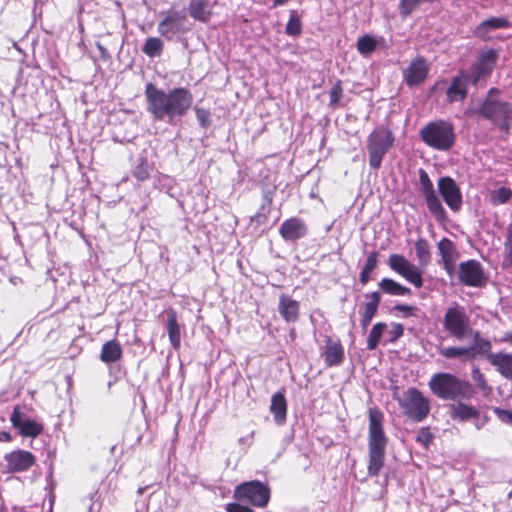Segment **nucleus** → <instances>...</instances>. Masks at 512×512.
Here are the masks:
<instances>
[{
  "instance_id": "1",
  "label": "nucleus",
  "mask_w": 512,
  "mask_h": 512,
  "mask_svg": "<svg viewBox=\"0 0 512 512\" xmlns=\"http://www.w3.org/2000/svg\"><path fill=\"white\" fill-rule=\"evenodd\" d=\"M147 111L157 121L166 120L170 123L177 117L184 116L190 109L193 97L186 88H174L169 92L157 88L152 83L145 87Z\"/></svg>"
},
{
  "instance_id": "2",
  "label": "nucleus",
  "mask_w": 512,
  "mask_h": 512,
  "mask_svg": "<svg viewBox=\"0 0 512 512\" xmlns=\"http://www.w3.org/2000/svg\"><path fill=\"white\" fill-rule=\"evenodd\" d=\"M383 413L376 409H369L368 427V475L378 476L384 466L388 438L383 428Z\"/></svg>"
},
{
  "instance_id": "3",
  "label": "nucleus",
  "mask_w": 512,
  "mask_h": 512,
  "mask_svg": "<svg viewBox=\"0 0 512 512\" xmlns=\"http://www.w3.org/2000/svg\"><path fill=\"white\" fill-rule=\"evenodd\" d=\"M429 387L434 395L444 400H469L474 395L473 386L450 373H436L429 381Z\"/></svg>"
},
{
  "instance_id": "4",
  "label": "nucleus",
  "mask_w": 512,
  "mask_h": 512,
  "mask_svg": "<svg viewBox=\"0 0 512 512\" xmlns=\"http://www.w3.org/2000/svg\"><path fill=\"white\" fill-rule=\"evenodd\" d=\"M421 140L430 148L438 151L450 150L456 140L454 126L445 120L427 123L419 132Z\"/></svg>"
},
{
  "instance_id": "5",
  "label": "nucleus",
  "mask_w": 512,
  "mask_h": 512,
  "mask_svg": "<svg viewBox=\"0 0 512 512\" xmlns=\"http://www.w3.org/2000/svg\"><path fill=\"white\" fill-rule=\"evenodd\" d=\"M394 143V137L390 129L380 126L368 136L367 150L369 164L373 169H379L382 160Z\"/></svg>"
},
{
  "instance_id": "6",
  "label": "nucleus",
  "mask_w": 512,
  "mask_h": 512,
  "mask_svg": "<svg viewBox=\"0 0 512 512\" xmlns=\"http://www.w3.org/2000/svg\"><path fill=\"white\" fill-rule=\"evenodd\" d=\"M443 328L452 337L462 340L472 332L470 317L466 309L458 303L447 308L443 318Z\"/></svg>"
},
{
  "instance_id": "7",
  "label": "nucleus",
  "mask_w": 512,
  "mask_h": 512,
  "mask_svg": "<svg viewBox=\"0 0 512 512\" xmlns=\"http://www.w3.org/2000/svg\"><path fill=\"white\" fill-rule=\"evenodd\" d=\"M157 26L158 33L166 40L180 39L191 30L187 16L182 11L168 10L162 13Z\"/></svg>"
},
{
  "instance_id": "8",
  "label": "nucleus",
  "mask_w": 512,
  "mask_h": 512,
  "mask_svg": "<svg viewBox=\"0 0 512 512\" xmlns=\"http://www.w3.org/2000/svg\"><path fill=\"white\" fill-rule=\"evenodd\" d=\"M497 93L498 90L496 88H491L489 90L488 97L480 108V113L501 129L508 130L511 122L512 110L508 103L492 99V95Z\"/></svg>"
},
{
  "instance_id": "9",
  "label": "nucleus",
  "mask_w": 512,
  "mask_h": 512,
  "mask_svg": "<svg viewBox=\"0 0 512 512\" xmlns=\"http://www.w3.org/2000/svg\"><path fill=\"white\" fill-rule=\"evenodd\" d=\"M398 401L405 414L416 422L424 420L430 412L429 400L416 388H409Z\"/></svg>"
},
{
  "instance_id": "10",
  "label": "nucleus",
  "mask_w": 512,
  "mask_h": 512,
  "mask_svg": "<svg viewBox=\"0 0 512 512\" xmlns=\"http://www.w3.org/2000/svg\"><path fill=\"white\" fill-rule=\"evenodd\" d=\"M234 498L240 501L246 500L259 508H265L270 500V489L258 480L244 482L236 487Z\"/></svg>"
},
{
  "instance_id": "11",
  "label": "nucleus",
  "mask_w": 512,
  "mask_h": 512,
  "mask_svg": "<svg viewBox=\"0 0 512 512\" xmlns=\"http://www.w3.org/2000/svg\"><path fill=\"white\" fill-rule=\"evenodd\" d=\"M420 191L425 198L429 211L438 221H444L447 217L446 211L437 196L432 181L427 172L423 169L419 170Z\"/></svg>"
},
{
  "instance_id": "12",
  "label": "nucleus",
  "mask_w": 512,
  "mask_h": 512,
  "mask_svg": "<svg viewBox=\"0 0 512 512\" xmlns=\"http://www.w3.org/2000/svg\"><path fill=\"white\" fill-rule=\"evenodd\" d=\"M388 265L390 268L413 284L416 288L423 285L422 271L404 256L392 254L389 256Z\"/></svg>"
},
{
  "instance_id": "13",
  "label": "nucleus",
  "mask_w": 512,
  "mask_h": 512,
  "mask_svg": "<svg viewBox=\"0 0 512 512\" xmlns=\"http://www.w3.org/2000/svg\"><path fill=\"white\" fill-rule=\"evenodd\" d=\"M438 191L447 206L454 212H457L462 207V193L455 180L451 177L445 176L438 180Z\"/></svg>"
},
{
  "instance_id": "14",
  "label": "nucleus",
  "mask_w": 512,
  "mask_h": 512,
  "mask_svg": "<svg viewBox=\"0 0 512 512\" xmlns=\"http://www.w3.org/2000/svg\"><path fill=\"white\" fill-rule=\"evenodd\" d=\"M10 421L23 437L35 438L43 431V425L25 415L19 406L14 407Z\"/></svg>"
},
{
  "instance_id": "15",
  "label": "nucleus",
  "mask_w": 512,
  "mask_h": 512,
  "mask_svg": "<svg viewBox=\"0 0 512 512\" xmlns=\"http://www.w3.org/2000/svg\"><path fill=\"white\" fill-rule=\"evenodd\" d=\"M459 279L471 287H480L485 283L484 272L481 264L476 260H468L459 265Z\"/></svg>"
},
{
  "instance_id": "16",
  "label": "nucleus",
  "mask_w": 512,
  "mask_h": 512,
  "mask_svg": "<svg viewBox=\"0 0 512 512\" xmlns=\"http://www.w3.org/2000/svg\"><path fill=\"white\" fill-rule=\"evenodd\" d=\"M6 470L11 473L29 470L36 461L35 456L26 450L17 449L4 456Z\"/></svg>"
},
{
  "instance_id": "17",
  "label": "nucleus",
  "mask_w": 512,
  "mask_h": 512,
  "mask_svg": "<svg viewBox=\"0 0 512 512\" xmlns=\"http://www.w3.org/2000/svg\"><path fill=\"white\" fill-rule=\"evenodd\" d=\"M497 56V52L493 49L480 55L478 61L473 65L471 75L469 76L473 84H477L481 79L491 73L495 66Z\"/></svg>"
},
{
  "instance_id": "18",
  "label": "nucleus",
  "mask_w": 512,
  "mask_h": 512,
  "mask_svg": "<svg viewBox=\"0 0 512 512\" xmlns=\"http://www.w3.org/2000/svg\"><path fill=\"white\" fill-rule=\"evenodd\" d=\"M279 233L285 241H296L306 236L307 227L303 220L293 217L281 224Z\"/></svg>"
},
{
  "instance_id": "19",
  "label": "nucleus",
  "mask_w": 512,
  "mask_h": 512,
  "mask_svg": "<svg viewBox=\"0 0 512 512\" xmlns=\"http://www.w3.org/2000/svg\"><path fill=\"white\" fill-rule=\"evenodd\" d=\"M469 82L471 79L463 72L455 76L447 89V100L450 103L464 100L467 96Z\"/></svg>"
},
{
  "instance_id": "20",
  "label": "nucleus",
  "mask_w": 512,
  "mask_h": 512,
  "mask_svg": "<svg viewBox=\"0 0 512 512\" xmlns=\"http://www.w3.org/2000/svg\"><path fill=\"white\" fill-rule=\"evenodd\" d=\"M428 74V67L424 59L417 58L404 70V79L408 86H415L423 82Z\"/></svg>"
},
{
  "instance_id": "21",
  "label": "nucleus",
  "mask_w": 512,
  "mask_h": 512,
  "mask_svg": "<svg viewBox=\"0 0 512 512\" xmlns=\"http://www.w3.org/2000/svg\"><path fill=\"white\" fill-rule=\"evenodd\" d=\"M511 23L505 17H491L482 21L474 30V35L482 40L490 39V32L510 28Z\"/></svg>"
},
{
  "instance_id": "22",
  "label": "nucleus",
  "mask_w": 512,
  "mask_h": 512,
  "mask_svg": "<svg viewBox=\"0 0 512 512\" xmlns=\"http://www.w3.org/2000/svg\"><path fill=\"white\" fill-rule=\"evenodd\" d=\"M213 4L210 0H191L188 6L189 15L196 21L207 23L212 16Z\"/></svg>"
},
{
  "instance_id": "23",
  "label": "nucleus",
  "mask_w": 512,
  "mask_h": 512,
  "mask_svg": "<svg viewBox=\"0 0 512 512\" xmlns=\"http://www.w3.org/2000/svg\"><path fill=\"white\" fill-rule=\"evenodd\" d=\"M300 304L290 296L282 294L279 298L278 312L288 322H296L299 317Z\"/></svg>"
},
{
  "instance_id": "24",
  "label": "nucleus",
  "mask_w": 512,
  "mask_h": 512,
  "mask_svg": "<svg viewBox=\"0 0 512 512\" xmlns=\"http://www.w3.org/2000/svg\"><path fill=\"white\" fill-rule=\"evenodd\" d=\"M368 302L364 304L363 311L361 312L360 323L362 328L365 330L371 323L373 317L376 315L378 306L381 301V295L375 291L365 295Z\"/></svg>"
},
{
  "instance_id": "25",
  "label": "nucleus",
  "mask_w": 512,
  "mask_h": 512,
  "mask_svg": "<svg viewBox=\"0 0 512 512\" xmlns=\"http://www.w3.org/2000/svg\"><path fill=\"white\" fill-rule=\"evenodd\" d=\"M270 412L273 415L274 422L282 426L286 422L287 402L282 392H276L271 397Z\"/></svg>"
},
{
  "instance_id": "26",
  "label": "nucleus",
  "mask_w": 512,
  "mask_h": 512,
  "mask_svg": "<svg viewBox=\"0 0 512 512\" xmlns=\"http://www.w3.org/2000/svg\"><path fill=\"white\" fill-rule=\"evenodd\" d=\"M166 329L169 337V341L174 349H178L181 344V328L178 323L177 314L174 309H168L166 311Z\"/></svg>"
},
{
  "instance_id": "27",
  "label": "nucleus",
  "mask_w": 512,
  "mask_h": 512,
  "mask_svg": "<svg viewBox=\"0 0 512 512\" xmlns=\"http://www.w3.org/2000/svg\"><path fill=\"white\" fill-rule=\"evenodd\" d=\"M438 250L442 257L445 269L447 271H451L458 258V253L455 249L454 243L448 238H443L438 243Z\"/></svg>"
},
{
  "instance_id": "28",
  "label": "nucleus",
  "mask_w": 512,
  "mask_h": 512,
  "mask_svg": "<svg viewBox=\"0 0 512 512\" xmlns=\"http://www.w3.org/2000/svg\"><path fill=\"white\" fill-rule=\"evenodd\" d=\"M490 363L507 379H512V354L496 353L488 356Z\"/></svg>"
},
{
  "instance_id": "29",
  "label": "nucleus",
  "mask_w": 512,
  "mask_h": 512,
  "mask_svg": "<svg viewBox=\"0 0 512 512\" xmlns=\"http://www.w3.org/2000/svg\"><path fill=\"white\" fill-rule=\"evenodd\" d=\"M468 336L472 337V344L469 347L471 356L475 359L478 355L487 354L491 350V343L488 339L482 337L478 330H473Z\"/></svg>"
},
{
  "instance_id": "30",
  "label": "nucleus",
  "mask_w": 512,
  "mask_h": 512,
  "mask_svg": "<svg viewBox=\"0 0 512 512\" xmlns=\"http://www.w3.org/2000/svg\"><path fill=\"white\" fill-rule=\"evenodd\" d=\"M450 415L454 420L466 421L478 417L479 411L473 406L459 402L450 406Z\"/></svg>"
},
{
  "instance_id": "31",
  "label": "nucleus",
  "mask_w": 512,
  "mask_h": 512,
  "mask_svg": "<svg viewBox=\"0 0 512 512\" xmlns=\"http://www.w3.org/2000/svg\"><path fill=\"white\" fill-rule=\"evenodd\" d=\"M324 355L328 366H337L343 361L344 350L340 343L329 339Z\"/></svg>"
},
{
  "instance_id": "32",
  "label": "nucleus",
  "mask_w": 512,
  "mask_h": 512,
  "mask_svg": "<svg viewBox=\"0 0 512 512\" xmlns=\"http://www.w3.org/2000/svg\"><path fill=\"white\" fill-rule=\"evenodd\" d=\"M122 349L116 340L106 342L101 350L100 359L105 363H112L121 358Z\"/></svg>"
},
{
  "instance_id": "33",
  "label": "nucleus",
  "mask_w": 512,
  "mask_h": 512,
  "mask_svg": "<svg viewBox=\"0 0 512 512\" xmlns=\"http://www.w3.org/2000/svg\"><path fill=\"white\" fill-rule=\"evenodd\" d=\"M439 354L447 359H458L462 362L473 360L469 347H442Z\"/></svg>"
},
{
  "instance_id": "34",
  "label": "nucleus",
  "mask_w": 512,
  "mask_h": 512,
  "mask_svg": "<svg viewBox=\"0 0 512 512\" xmlns=\"http://www.w3.org/2000/svg\"><path fill=\"white\" fill-rule=\"evenodd\" d=\"M379 287L386 294L393 295V296H404V295L411 294L410 288L402 286L401 284H399L398 282H396L390 278H383L379 282Z\"/></svg>"
},
{
  "instance_id": "35",
  "label": "nucleus",
  "mask_w": 512,
  "mask_h": 512,
  "mask_svg": "<svg viewBox=\"0 0 512 512\" xmlns=\"http://www.w3.org/2000/svg\"><path fill=\"white\" fill-rule=\"evenodd\" d=\"M164 49L162 39L158 37H149L146 39L142 51L150 58L160 56Z\"/></svg>"
},
{
  "instance_id": "36",
  "label": "nucleus",
  "mask_w": 512,
  "mask_h": 512,
  "mask_svg": "<svg viewBox=\"0 0 512 512\" xmlns=\"http://www.w3.org/2000/svg\"><path fill=\"white\" fill-rule=\"evenodd\" d=\"M379 254L376 251L371 252L360 272V282L365 285L370 279V273L376 268Z\"/></svg>"
},
{
  "instance_id": "37",
  "label": "nucleus",
  "mask_w": 512,
  "mask_h": 512,
  "mask_svg": "<svg viewBox=\"0 0 512 512\" xmlns=\"http://www.w3.org/2000/svg\"><path fill=\"white\" fill-rule=\"evenodd\" d=\"M386 329H387V325L382 322L376 323L372 327V329L369 333V336L367 338V349L368 350H374L377 348L379 341Z\"/></svg>"
},
{
  "instance_id": "38",
  "label": "nucleus",
  "mask_w": 512,
  "mask_h": 512,
  "mask_svg": "<svg viewBox=\"0 0 512 512\" xmlns=\"http://www.w3.org/2000/svg\"><path fill=\"white\" fill-rule=\"evenodd\" d=\"M512 197V190L507 187L495 189L490 194V201L493 205H502L507 203Z\"/></svg>"
},
{
  "instance_id": "39",
  "label": "nucleus",
  "mask_w": 512,
  "mask_h": 512,
  "mask_svg": "<svg viewBox=\"0 0 512 512\" xmlns=\"http://www.w3.org/2000/svg\"><path fill=\"white\" fill-rule=\"evenodd\" d=\"M132 175L138 181H145L150 177V167L145 158L141 157L137 160V164L132 170Z\"/></svg>"
},
{
  "instance_id": "40",
  "label": "nucleus",
  "mask_w": 512,
  "mask_h": 512,
  "mask_svg": "<svg viewBox=\"0 0 512 512\" xmlns=\"http://www.w3.org/2000/svg\"><path fill=\"white\" fill-rule=\"evenodd\" d=\"M415 251L421 265H427L430 262V250L427 240L419 239L415 243Z\"/></svg>"
},
{
  "instance_id": "41",
  "label": "nucleus",
  "mask_w": 512,
  "mask_h": 512,
  "mask_svg": "<svg viewBox=\"0 0 512 512\" xmlns=\"http://www.w3.org/2000/svg\"><path fill=\"white\" fill-rule=\"evenodd\" d=\"M503 266H512V222L507 226L506 239L504 243Z\"/></svg>"
},
{
  "instance_id": "42",
  "label": "nucleus",
  "mask_w": 512,
  "mask_h": 512,
  "mask_svg": "<svg viewBox=\"0 0 512 512\" xmlns=\"http://www.w3.org/2000/svg\"><path fill=\"white\" fill-rule=\"evenodd\" d=\"M376 46V40L369 35H364L360 37L357 41V49L359 53H361L362 55L372 53L376 49Z\"/></svg>"
},
{
  "instance_id": "43",
  "label": "nucleus",
  "mask_w": 512,
  "mask_h": 512,
  "mask_svg": "<svg viewBox=\"0 0 512 512\" xmlns=\"http://www.w3.org/2000/svg\"><path fill=\"white\" fill-rule=\"evenodd\" d=\"M301 29H302V25H301L300 18L297 15L292 14L290 16L288 23L286 24V28H285L286 33L290 36L296 37V36L300 35Z\"/></svg>"
},
{
  "instance_id": "44",
  "label": "nucleus",
  "mask_w": 512,
  "mask_h": 512,
  "mask_svg": "<svg viewBox=\"0 0 512 512\" xmlns=\"http://www.w3.org/2000/svg\"><path fill=\"white\" fill-rule=\"evenodd\" d=\"M471 377L476 387H478L482 391H490V387L487 385L484 375L481 373L478 367L472 368Z\"/></svg>"
},
{
  "instance_id": "45",
  "label": "nucleus",
  "mask_w": 512,
  "mask_h": 512,
  "mask_svg": "<svg viewBox=\"0 0 512 512\" xmlns=\"http://www.w3.org/2000/svg\"><path fill=\"white\" fill-rule=\"evenodd\" d=\"M196 118L199 121L200 125L203 128H206L210 125V113L208 110L203 108H197L196 109Z\"/></svg>"
},
{
  "instance_id": "46",
  "label": "nucleus",
  "mask_w": 512,
  "mask_h": 512,
  "mask_svg": "<svg viewBox=\"0 0 512 512\" xmlns=\"http://www.w3.org/2000/svg\"><path fill=\"white\" fill-rule=\"evenodd\" d=\"M403 332L404 328L401 324L393 323L391 325V329L388 331V334L390 336L389 342H395L396 340H398L403 335Z\"/></svg>"
},
{
  "instance_id": "47",
  "label": "nucleus",
  "mask_w": 512,
  "mask_h": 512,
  "mask_svg": "<svg viewBox=\"0 0 512 512\" xmlns=\"http://www.w3.org/2000/svg\"><path fill=\"white\" fill-rule=\"evenodd\" d=\"M341 95H342V89H341L340 85L339 84L334 85L329 91L330 105H332V106L337 105L341 98Z\"/></svg>"
},
{
  "instance_id": "48",
  "label": "nucleus",
  "mask_w": 512,
  "mask_h": 512,
  "mask_svg": "<svg viewBox=\"0 0 512 512\" xmlns=\"http://www.w3.org/2000/svg\"><path fill=\"white\" fill-rule=\"evenodd\" d=\"M494 412L498 416V418L505 422V423H511L512 424V411L510 410H504L500 408H495Z\"/></svg>"
},
{
  "instance_id": "49",
  "label": "nucleus",
  "mask_w": 512,
  "mask_h": 512,
  "mask_svg": "<svg viewBox=\"0 0 512 512\" xmlns=\"http://www.w3.org/2000/svg\"><path fill=\"white\" fill-rule=\"evenodd\" d=\"M394 309L402 312L406 317L414 315V312L417 310V308L414 306L404 304H398L394 307Z\"/></svg>"
},
{
  "instance_id": "50",
  "label": "nucleus",
  "mask_w": 512,
  "mask_h": 512,
  "mask_svg": "<svg viewBox=\"0 0 512 512\" xmlns=\"http://www.w3.org/2000/svg\"><path fill=\"white\" fill-rule=\"evenodd\" d=\"M227 512H253V510L247 506H243L238 503H230L226 508Z\"/></svg>"
},
{
  "instance_id": "51",
  "label": "nucleus",
  "mask_w": 512,
  "mask_h": 512,
  "mask_svg": "<svg viewBox=\"0 0 512 512\" xmlns=\"http://www.w3.org/2000/svg\"><path fill=\"white\" fill-rule=\"evenodd\" d=\"M431 440V434L427 428H422L417 436V442L427 445Z\"/></svg>"
},
{
  "instance_id": "52",
  "label": "nucleus",
  "mask_w": 512,
  "mask_h": 512,
  "mask_svg": "<svg viewBox=\"0 0 512 512\" xmlns=\"http://www.w3.org/2000/svg\"><path fill=\"white\" fill-rule=\"evenodd\" d=\"M96 47H97V49H98V51L100 53V57L103 60L107 61V60L110 59L111 56H110L108 50L100 42L96 43Z\"/></svg>"
},
{
  "instance_id": "53",
  "label": "nucleus",
  "mask_w": 512,
  "mask_h": 512,
  "mask_svg": "<svg viewBox=\"0 0 512 512\" xmlns=\"http://www.w3.org/2000/svg\"><path fill=\"white\" fill-rule=\"evenodd\" d=\"M499 341L503 343H512V330L505 332Z\"/></svg>"
},
{
  "instance_id": "54",
  "label": "nucleus",
  "mask_w": 512,
  "mask_h": 512,
  "mask_svg": "<svg viewBox=\"0 0 512 512\" xmlns=\"http://www.w3.org/2000/svg\"><path fill=\"white\" fill-rule=\"evenodd\" d=\"M12 440V436L9 432L1 431L0 432V442H10Z\"/></svg>"
},
{
  "instance_id": "55",
  "label": "nucleus",
  "mask_w": 512,
  "mask_h": 512,
  "mask_svg": "<svg viewBox=\"0 0 512 512\" xmlns=\"http://www.w3.org/2000/svg\"><path fill=\"white\" fill-rule=\"evenodd\" d=\"M474 419H475V423H474V424H475V427H476V429H478V430H479V429H481V428L483 427V425L485 424V422L487 421V418H486V417H484V418H482V419H481V418H480V415H479L478 417L474 418Z\"/></svg>"
},
{
  "instance_id": "56",
  "label": "nucleus",
  "mask_w": 512,
  "mask_h": 512,
  "mask_svg": "<svg viewBox=\"0 0 512 512\" xmlns=\"http://www.w3.org/2000/svg\"><path fill=\"white\" fill-rule=\"evenodd\" d=\"M253 434L254 432H252L249 436L247 437H242L239 439V442L240 443H244V444H248L250 445L252 443V438H253Z\"/></svg>"
},
{
  "instance_id": "57",
  "label": "nucleus",
  "mask_w": 512,
  "mask_h": 512,
  "mask_svg": "<svg viewBox=\"0 0 512 512\" xmlns=\"http://www.w3.org/2000/svg\"><path fill=\"white\" fill-rule=\"evenodd\" d=\"M288 1L289 0H274L273 1V6L274 7L282 6V5H284Z\"/></svg>"
}]
</instances>
